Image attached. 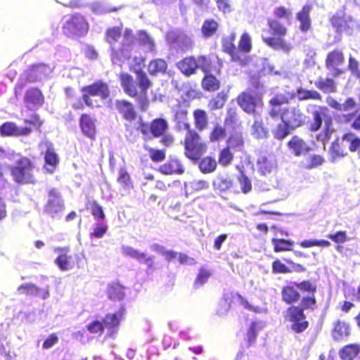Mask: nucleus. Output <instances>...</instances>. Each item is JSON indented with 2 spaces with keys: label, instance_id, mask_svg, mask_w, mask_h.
<instances>
[{
  "label": "nucleus",
  "instance_id": "obj_10",
  "mask_svg": "<svg viewBox=\"0 0 360 360\" xmlns=\"http://www.w3.org/2000/svg\"><path fill=\"white\" fill-rule=\"evenodd\" d=\"M281 119L288 127L295 129L305 123L306 116L298 106H292L283 109Z\"/></svg>",
  "mask_w": 360,
  "mask_h": 360
},
{
  "label": "nucleus",
  "instance_id": "obj_41",
  "mask_svg": "<svg viewBox=\"0 0 360 360\" xmlns=\"http://www.w3.org/2000/svg\"><path fill=\"white\" fill-rule=\"evenodd\" d=\"M349 334V326L347 323L344 322L338 321L333 330V335L334 339L336 340H340L344 337L348 336Z\"/></svg>",
  "mask_w": 360,
  "mask_h": 360
},
{
  "label": "nucleus",
  "instance_id": "obj_62",
  "mask_svg": "<svg viewBox=\"0 0 360 360\" xmlns=\"http://www.w3.org/2000/svg\"><path fill=\"white\" fill-rule=\"evenodd\" d=\"M107 230L108 226L106 224H104L103 221H100L96 225V228L94 229V231L91 233V236L97 238H101L104 236Z\"/></svg>",
  "mask_w": 360,
  "mask_h": 360
},
{
  "label": "nucleus",
  "instance_id": "obj_52",
  "mask_svg": "<svg viewBox=\"0 0 360 360\" xmlns=\"http://www.w3.org/2000/svg\"><path fill=\"white\" fill-rule=\"evenodd\" d=\"M117 181L124 189H129L132 187L130 176L124 168L120 169Z\"/></svg>",
  "mask_w": 360,
  "mask_h": 360
},
{
  "label": "nucleus",
  "instance_id": "obj_12",
  "mask_svg": "<svg viewBox=\"0 0 360 360\" xmlns=\"http://www.w3.org/2000/svg\"><path fill=\"white\" fill-rule=\"evenodd\" d=\"M167 43L176 50L187 51L193 46L192 39L179 30H171L166 36Z\"/></svg>",
  "mask_w": 360,
  "mask_h": 360
},
{
  "label": "nucleus",
  "instance_id": "obj_35",
  "mask_svg": "<svg viewBox=\"0 0 360 360\" xmlns=\"http://www.w3.org/2000/svg\"><path fill=\"white\" fill-rule=\"evenodd\" d=\"M41 124L42 122L37 115H32L30 120H24V136L33 131H39Z\"/></svg>",
  "mask_w": 360,
  "mask_h": 360
},
{
  "label": "nucleus",
  "instance_id": "obj_25",
  "mask_svg": "<svg viewBox=\"0 0 360 360\" xmlns=\"http://www.w3.org/2000/svg\"><path fill=\"white\" fill-rule=\"evenodd\" d=\"M288 101V98L283 95H277L272 98L269 101L271 108L269 111L270 116L273 118L281 116L283 110V109H281V105L287 103Z\"/></svg>",
  "mask_w": 360,
  "mask_h": 360
},
{
  "label": "nucleus",
  "instance_id": "obj_61",
  "mask_svg": "<svg viewBox=\"0 0 360 360\" xmlns=\"http://www.w3.org/2000/svg\"><path fill=\"white\" fill-rule=\"evenodd\" d=\"M226 136V131L224 127L220 125H216L210 135L212 141H219Z\"/></svg>",
  "mask_w": 360,
  "mask_h": 360
},
{
  "label": "nucleus",
  "instance_id": "obj_57",
  "mask_svg": "<svg viewBox=\"0 0 360 360\" xmlns=\"http://www.w3.org/2000/svg\"><path fill=\"white\" fill-rule=\"evenodd\" d=\"M274 13L276 18L285 20L286 22H289L292 16L290 11L283 6L276 8L274 11Z\"/></svg>",
  "mask_w": 360,
  "mask_h": 360
},
{
  "label": "nucleus",
  "instance_id": "obj_64",
  "mask_svg": "<svg viewBox=\"0 0 360 360\" xmlns=\"http://www.w3.org/2000/svg\"><path fill=\"white\" fill-rule=\"evenodd\" d=\"M91 214L98 222L103 221L105 219V214L102 207L95 202L91 207Z\"/></svg>",
  "mask_w": 360,
  "mask_h": 360
},
{
  "label": "nucleus",
  "instance_id": "obj_49",
  "mask_svg": "<svg viewBox=\"0 0 360 360\" xmlns=\"http://www.w3.org/2000/svg\"><path fill=\"white\" fill-rule=\"evenodd\" d=\"M248 53L236 49L230 56L233 61L238 63L241 65H246L249 63V57L247 56Z\"/></svg>",
  "mask_w": 360,
  "mask_h": 360
},
{
  "label": "nucleus",
  "instance_id": "obj_11",
  "mask_svg": "<svg viewBox=\"0 0 360 360\" xmlns=\"http://www.w3.org/2000/svg\"><path fill=\"white\" fill-rule=\"evenodd\" d=\"M51 72V68L46 64L32 65L24 71V82L30 83L41 82L46 79Z\"/></svg>",
  "mask_w": 360,
  "mask_h": 360
},
{
  "label": "nucleus",
  "instance_id": "obj_29",
  "mask_svg": "<svg viewBox=\"0 0 360 360\" xmlns=\"http://www.w3.org/2000/svg\"><path fill=\"white\" fill-rule=\"evenodd\" d=\"M233 185V181L228 174H219L213 180V186L215 190L226 191Z\"/></svg>",
  "mask_w": 360,
  "mask_h": 360
},
{
  "label": "nucleus",
  "instance_id": "obj_38",
  "mask_svg": "<svg viewBox=\"0 0 360 360\" xmlns=\"http://www.w3.org/2000/svg\"><path fill=\"white\" fill-rule=\"evenodd\" d=\"M217 166L214 158L207 156L200 160L199 162V169L203 174L212 173L215 171Z\"/></svg>",
  "mask_w": 360,
  "mask_h": 360
},
{
  "label": "nucleus",
  "instance_id": "obj_19",
  "mask_svg": "<svg viewBox=\"0 0 360 360\" xmlns=\"http://www.w3.org/2000/svg\"><path fill=\"white\" fill-rule=\"evenodd\" d=\"M79 126L82 133L90 139L96 135V125L94 120L86 114L82 115L79 120Z\"/></svg>",
  "mask_w": 360,
  "mask_h": 360
},
{
  "label": "nucleus",
  "instance_id": "obj_20",
  "mask_svg": "<svg viewBox=\"0 0 360 360\" xmlns=\"http://www.w3.org/2000/svg\"><path fill=\"white\" fill-rule=\"evenodd\" d=\"M26 101L32 106L29 108H35L41 106L44 101V97L41 91L37 88H31L26 91L25 96L24 98Z\"/></svg>",
  "mask_w": 360,
  "mask_h": 360
},
{
  "label": "nucleus",
  "instance_id": "obj_7",
  "mask_svg": "<svg viewBox=\"0 0 360 360\" xmlns=\"http://www.w3.org/2000/svg\"><path fill=\"white\" fill-rule=\"evenodd\" d=\"M89 30L85 18L79 13H75L65 20L63 25V33L69 37H83Z\"/></svg>",
  "mask_w": 360,
  "mask_h": 360
},
{
  "label": "nucleus",
  "instance_id": "obj_15",
  "mask_svg": "<svg viewBox=\"0 0 360 360\" xmlns=\"http://www.w3.org/2000/svg\"><path fill=\"white\" fill-rule=\"evenodd\" d=\"M344 63V56L341 51L335 50L328 54L326 60V67L332 70L333 75L337 77L342 73V71L338 69V66Z\"/></svg>",
  "mask_w": 360,
  "mask_h": 360
},
{
  "label": "nucleus",
  "instance_id": "obj_44",
  "mask_svg": "<svg viewBox=\"0 0 360 360\" xmlns=\"http://www.w3.org/2000/svg\"><path fill=\"white\" fill-rule=\"evenodd\" d=\"M218 29V23L214 20H206L202 26V33L206 38L212 37Z\"/></svg>",
  "mask_w": 360,
  "mask_h": 360
},
{
  "label": "nucleus",
  "instance_id": "obj_16",
  "mask_svg": "<svg viewBox=\"0 0 360 360\" xmlns=\"http://www.w3.org/2000/svg\"><path fill=\"white\" fill-rule=\"evenodd\" d=\"M237 102L240 108L248 114H255L258 105V100L250 93H243L239 95Z\"/></svg>",
  "mask_w": 360,
  "mask_h": 360
},
{
  "label": "nucleus",
  "instance_id": "obj_50",
  "mask_svg": "<svg viewBox=\"0 0 360 360\" xmlns=\"http://www.w3.org/2000/svg\"><path fill=\"white\" fill-rule=\"evenodd\" d=\"M108 296L112 300H121L124 297V288L119 284H114L110 286Z\"/></svg>",
  "mask_w": 360,
  "mask_h": 360
},
{
  "label": "nucleus",
  "instance_id": "obj_54",
  "mask_svg": "<svg viewBox=\"0 0 360 360\" xmlns=\"http://www.w3.org/2000/svg\"><path fill=\"white\" fill-rule=\"evenodd\" d=\"M324 162V159L319 155H309V158L306 160L304 167L307 169H312L321 165Z\"/></svg>",
  "mask_w": 360,
  "mask_h": 360
},
{
  "label": "nucleus",
  "instance_id": "obj_13",
  "mask_svg": "<svg viewBox=\"0 0 360 360\" xmlns=\"http://www.w3.org/2000/svg\"><path fill=\"white\" fill-rule=\"evenodd\" d=\"M287 317L292 322V329L296 333H302L308 327V322L304 320L305 316L303 309L299 307H289Z\"/></svg>",
  "mask_w": 360,
  "mask_h": 360
},
{
  "label": "nucleus",
  "instance_id": "obj_17",
  "mask_svg": "<svg viewBox=\"0 0 360 360\" xmlns=\"http://www.w3.org/2000/svg\"><path fill=\"white\" fill-rule=\"evenodd\" d=\"M291 153L295 156L304 155L311 150V147L300 137L294 136L288 143Z\"/></svg>",
  "mask_w": 360,
  "mask_h": 360
},
{
  "label": "nucleus",
  "instance_id": "obj_59",
  "mask_svg": "<svg viewBox=\"0 0 360 360\" xmlns=\"http://www.w3.org/2000/svg\"><path fill=\"white\" fill-rule=\"evenodd\" d=\"M226 101V95L221 93L210 101V105L212 109H219L224 106Z\"/></svg>",
  "mask_w": 360,
  "mask_h": 360
},
{
  "label": "nucleus",
  "instance_id": "obj_27",
  "mask_svg": "<svg viewBox=\"0 0 360 360\" xmlns=\"http://www.w3.org/2000/svg\"><path fill=\"white\" fill-rule=\"evenodd\" d=\"M315 86L324 94H330L336 91V84L333 79L319 77L314 82Z\"/></svg>",
  "mask_w": 360,
  "mask_h": 360
},
{
  "label": "nucleus",
  "instance_id": "obj_18",
  "mask_svg": "<svg viewBox=\"0 0 360 360\" xmlns=\"http://www.w3.org/2000/svg\"><path fill=\"white\" fill-rule=\"evenodd\" d=\"M82 91L83 93H88L89 95L92 96H101L103 99L107 98L110 94L108 85L101 81L84 86Z\"/></svg>",
  "mask_w": 360,
  "mask_h": 360
},
{
  "label": "nucleus",
  "instance_id": "obj_37",
  "mask_svg": "<svg viewBox=\"0 0 360 360\" xmlns=\"http://www.w3.org/2000/svg\"><path fill=\"white\" fill-rule=\"evenodd\" d=\"M212 276V272L206 267H201L193 282V288L198 289L204 285Z\"/></svg>",
  "mask_w": 360,
  "mask_h": 360
},
{
  "label": "nucleus",
  "instance_id": "obj_21",
  "mask_svg": "<svg viewBox=\"0 0 360 360\" xmlns=\"http://www.w3.org/2000/svg\"><path fill=\"white\" fill-rule=\"evenodd\" d=\"M115 108L125 120L131 121L136 118V114L131 103L124 100L117 101Z\"/></svg>",
  "mask_w": 360,
  "mask_h": 360
},
{
  "label": "nucleus",
  "instance_id": "obj_36",
  "mask_svg": "<svg viewBox=\"0 0 360 360\" xmlns=\"http://www.w3.org/2000/svg\"><path fill=\"white\" fill-rule=\"evenodd\" d=\"M300 297V293L293 286H285L282 290V298L288 304L296 302Z\"/></svg>",
  "mask_w": 360,
  "mask_h": 360
},
{
  "label": "nucleus",
  "instance_id": "obj_9",
  "mask_svg": "<svg viewBox=\"0 0 360 360\" xmlns=\"http://www.w3.org/2000/svg\"><path fill=\"white\" fill-rule=\"evenodd\" d=\"M47 193L44 212L52 218L60 217L65 207L61 194L55 188H49Z\"/></svg>",
  "mask_w": 360,
  "mask_h": 360
},
{
  "label": "nucleus",
  "instance_id": "obj_8",
  "mask_svg": "<svg viewBox=\"0 0 360 360\" xmlns=\"http://www.w3.org/2000/svg\"><path fill=\"white\" fill-rule=\"evenodd\" d=\"M58 257L55 259L54 263L60 271H70L75 268V265L79 264L81 257L79 254L72 255L70 254V248L68 247H58L53 249Z\"/></svg>",
  "mask_w": 360,
  "mask_h": 360
},
{
  "label": "nucleus",
  "instance_id": "obj_53",
  "mask_svg": "<svg viewBox=\"0 0 360 360\" xmlns=\"http://www.w3.org/2000/svg\"><path fill=\"white\" fill-rule=\"evenodd\" d=\"M251 133L256 139H264L266 136L267 131L263 127L261 122L255 120L252 127Z\"/></svg>",
  "mask_w": 360,
  "mask_h": 360
},
{
  "label": "nucleus",
  "instance_id": "obj_23",
  "mask_svg": "<svg viewBox=\"0 0 360 360\" xmlns=\"http://www.w3.org/2000/svg\"><path fill=\"white\" fill-rule=\"evenodd\" d=\"M257 165L259 172L262 175H266L271 173L276 167V160L272 155H262L258 158Z\"/></svg>",
  "mask_w": 360,
  "mask_h": 360
},
{
  "label": "nucleus",
  "instance_id": "obj_22",
  "mask_svg": "<svg viewBox=\"0 0 360 360\" xmlns=\"http://www.w3.org/2000/svg\"><path fill=\"white\" fill-rule=\"evenodd\" d=\"M160 172L164 174H172L173 173L181 174L184 172V169L178 159L172 158L167 162L160 166Z\"/></svg>",
  "mask_w": 360,
  "mask_h": 360
},
{
  "label": "nucleus",
  "instance_id": "obj_26",
  "mask_svg": "<svg viewBox=\"0 0 360 360\" xmlns=\"http://www.w3.org/2000/svg\"><path fill=\"white\" fill-rule=\"evenodd\" d=\"M168 123L163 118H157L150 124V131L155 137H159L165 134L168 129Z\"/></svg>",
  "mask_w": 360,
  "mask_h": 360
},
{
  "label": "nucleus",
  "instance_id": "obj_31",
  "mask_svg": "<svg viewBox=\"0 0 360 360\" xmlns=\"http://www.w3.org/2000/svg\"><path fill=\"white\" fill-rule=\"evenodd\" d=\"M44 169L50 174L53 173L57 165L58 164V157L57 154L51 148L46 151Z\"/></svg>",
  "mask_w": 360,
  "mask_h": 360
},
{
  "label": "nucleus",
  "instance_id": "obj_30",
  "mask_svg": "<svg viewBox=\"0 0 360 360\" xmlns=\"http://www.w3.org/2000/svg\"><path fill=\"white\" fill-rule=\"evenodd\" d=\"M264 327V323L262 321H253L251 323L248 333H247V341L248 346H252L257 337L259 331H261Z\"/></svg>",
  "mask_w": 360,
  "mask_h": 360
},
{
  "label": "nucleus",
  "instance_id": "obj_34",
  "mask_svg": "<svg viewBox=\"0 0 360 360\" xmlns=\"http://www.w3.org/2000/svg\"><path fill=\"white\" fill-rule=\"evenodd\" d=\"M219 70H220V68ZM219 72V70L214 72L212 70V71H209L207 73L205 72V75L202 82V85L204 89L211 91H215L219 88V82L214 76L212 75V72L218 73Z\"/></svg>",
  "mask_w": 360,
  "mask_h": 360
},
{
  "label": "nucleus",
  "instance_id": "obj_46",
  "mask_svg": "<svg viewBox=\"0 0 360 360\" xmlns=\"http://www.w3.org/2000/svg\"><path fill=\"white\" fill-rule=\"evenodd\" d=\"M194 119L196 128L199 130L204 129L207 125V117L204 110H196L194 112Z\"/></svg>",
  "mask_w": 360,
  "mask_h": 360
},
{
  "label": "nucleus",
  "instance_id": "obj_56",
  "mask_svg": "<svg viewBox=\"0 0 360 360\" xmlns=\"http://www.w3.org/2000/svg\"><path fill=\"white\" fill-rule=\"evenodd\" d=\"M292 130H293L292 129L288 127V126H287V124H285L283 122V124H280L277 126V127L275 130V132H274V136L277 139H280V140L283 139Z\"/></svg>",
  "mask_w": 360,
  "mask_h": 360
},
{
  "label": "nucleus",
  "instance_id": "obj_60",
  "mask_svg": "<svg viewBox=\"0 0 360 360\" xmlns=\"http://www.w3.org/2000/svg\"><path fill=\"white\" fill-rule=\"evenodd\" d=\"M238 181L240 184V187L243 193H248L252 189V184L250 180L245 175L243 172L240 173V176L238 177Z\"/></svg>",
  "mask_w": 360,
  "mask_h": 360
},
{
  "label": "nucleus",
  "instance_id": "obj_63",
  "mask_svg": "<svg viewBox=\"0 0 360 360\" xmlns=\"http://www.w3.org/2000/svg\"><path fill=\"white\" fill-rule=\"evenodd\" d=\"M297 289L300 290L301 291L308 292L311 294H314L316 292V286L313 285L309 281H304L300 283H295Z\"/></svg>",
  "mask_w": 360,
  "mask_h": 360
},
{
  "label": "nucleus",
  "instance_id": "obj_42",
  "mask_svg": "<svg viewBox=\"0 0 360 360\" xmlns=\"http://www.w3.org/2000/svg\"><path fill=\"white\" fill-rule=\"evenodd\" d=\"M122 314L120 311L115 314H108L105 316L103 319L104 327L109 329H113L117 328L120 322Z\"/></svg>",
  "mask_w": 360,
  "mask_h": 360
},
{
  "label": "nucleus",
  "instance_id": "obj_5",
  "mask_svg": "<svg viewBox=\"0 0 360 360\" xmlns=\"http://www.w3.org/2000/svg\"><path fill=\"white\" fill-rule=\"evenodd\" d=\"M268 25L275 37H262L263 41L275 50H281L286 53H289L292 49V46L282 38L287 32V29L285 25L276 19H269Z\"/></svg>",
  "mask_w": 360,
  "mask_h": 360
},
{
  "label": "nucleus",
  "instance_id": "obj_2",
  "mask_svg": "<svg viewBox=\"0 0 360 360\" xmlns=\"http://www.w3.org/2000/svg\"><path fill=\"white\" fill-rule=\"evenodd\" d=\"M136 78L128 73H122L120 79L124 92L135 98L141 110H146L149 106L148 91L152 86V82L142 70H136Z\"/></svg>",
  "mask_w": 360,
  "mask_h": 360
},
{
  "label": "nucleus",
  "instance_id": "obj_3",
  "mask_svg": "<svg viewBox=\"0 0 360 360\" xmlns=\"http://www.w3.org/2000/svg\"><path fill=\"white\" fill-rule=\"evenodd\" d=\"M307 112L311 114L313 122L311 124V131L316 132L320 129L324 122V128L323 131L317 134L316 138L317 141L325 144L329 141L333 133V120L329 114V110L327 107L316 105H309L307 108Z\"/></svg>",
  "mask_w": 360,
  "mask_h": 360
},
{
  "label": "nucleus",
  "instance_id": "obj_28",
  "mask_svg": "<svg viewBox=\"0 0 360 360\" xmlns=\"http://www.w3.org/2000/svg\"><path fill=\"white\" fill-rule=\"evenodd\" d=\"M24 293L46 300L49 297V291L48 288H39L34 284H24Z\"/></svg>",
  "mask_w": 360,
  "mask_h": 360
},
{
  "label": "nucleus",
  "instance_id": "obj_45",
  "mask_svg": "<svg viewBox=\"0 0 360 360\" xmlns=\"http://www.w3.org/2000/svg\"><path fill=\"white\" fill-rule=\"evenodd\" d=\"M19 129L13 122H5L0 126V134L1 136H10L18 135Z\"/></svg>",
  "mask_w": 360,
  "mask_h": 360
},
{
  "label": "nucleus",
  "instance_id": "obj_48",
  "mask_svg": "<svg viewBox=\"0 0 360 360\" xmlns=\"http://www.w3.org/2000/svg\"><path fill=\"white\" fill-rule=\"evenodd\" d=\"M343 140L349 142V148L351 151L358 150V155L360 158V138L356 137L354 134L349 133L344 135Z\"/></svg>",
  "mask_w": 360,
  "mask_h": 360
},
{
  "label": "nucleus",
  "instance_id": "obj_14",
  "mask_svg": "<svg viewBox=\"0 0 360 360\" xmlns=\"http://www.w3.org/2000/svg\"><path fill=\"white\" fill-rule=\"evenodd\" d=\"M121 252L124 256L134 259L140 264H146L149 269L153 266V256H147L146 253L141 252L138 250L128 245H122Z\"/></svg>",
  "mask_w": 360,
  "mask_h": 360
},
{
  "label": "nucleus",
  "instance_id": "obj_55",
  "mask_svg": "<svg viewBox=\"0 0 360 360\" xmlns=\"http://www.w3.org/2000/svg\"><path fill=\"white\" fill-rule=\"evenodd\" d=\"M236 35L232 34L231 36L224 38L222 39V49L224 52L231 55L236 49L233 41L235 40Z\"/></svg>",
  "mask_w": 360,
  "mask_h": 360
},
{
  "label": "nucleus",
  "instance_id": "obj_47",
  "mask_svg": "<svg viewBox=\"0 0 360 360\" xmlns=\"http://www.w3.org/2000/svg\"><path fill=\"white\" fill-rule=\"evenodd\" d=\"M174 120L179 124L181 128V125L187 131L190 129V126L187 122V111L183 108H178L174 115Z\"/></svg>",
  "mask_w": 360,
  "mask_h": 360
},
{
  "label": "nucleus",
  "instance_id": "obj_58",
  "mask_svg": "<svg viewBox=\"0 0 360 360\" xmlns=\"http://www.w3.org/2000/svg\"><path fill=\"white\" fill-rule=\"evenodd\" d=\"M251 49V38L248 33H243L240 39L239 49L244 52H250Z\"/></svg>",
  "mask_w": 360,
  "mask_h": 360
},
{
  "label": "nucleus",
  "instance_id": "obj_4",
  "mask_svg": "<svg viewBox=\"0 0 360 360\" xmlns=\"http://www.w3.org/2000/svg\"><path fill=\"white\" fill-rule=\"evenodd\" d=\"M221 66L222 63L217 56L186 57L177 63V68L186 76L195 74L197 69H201L207 73L212 70L218 71Z\"/></svg>",
  "mask_w": 360,
  "mask_h": 360
},
{
  "label": "nucleus",
  "instance_id": "obj_33",
  "mask_svg": "<svg viewBox=\"0 0 360 360\" xmlns=\"http://www.w3.org/2000/svg\"><path fill=\"white\" fill-rule=\"evenodd\" d=\"M167 68V64L163 59H155L152 61L148 65V72L150 75L157 76L160 74H163L165 72Z\"/></svg>",
  "mask_w": 360,
  "mask_h": 360
},
{
  "label": "nucleus",
  "instance_id": "obj_32",
  "mask_svg": "<svg viewBox=\"0 0 360 360\" xmlns=\"http://www.w3.org/2000/svg\"><path fill=\"white\" fill-rule=\"evenodd\" d=\"M360 353V345L350 344L345 346L340 351V356L343 360H352Z\"/></svg>",
  "mask_w": 360,
  "mask_h": 360
},
{
  "label": "nucleus",
  "instance_id": "obj_43",
  "mask_svg": "<svg viewBox=\"0 0 360 360\" xmlns=\"http://www.w3.org/2000/svg\"><path fill=\"white\" fill-rule=\"evenodd\" d=\"M92 11L98 15L110 13L117 10L116 8H111L105 1H96L91 4Z\"/></svg>",
  "mask_w": 360,
  "mask_h": 360
},
{
  "label": "nucleus",
  "instance_id": "obj_51",
  "mask_svg": "<svg viewBox=\"0 0 360 360\" xmlns=\"http://www.w3.org/2000/svg\"><path fill=\"white\" fill-rule=\"evenodd\" d=\"M24 184L25 183H34V178L33 174L30 173L33 167L32 162L27 158H24Z\"/></svg>",
  "mask_w": 360,
  "mask_h": 360
},
{
  "label": "nucleus",
  "instance_id": "obj_6",
  "mask_svg": "<svg viewBox=\"0 0 360 360\" xmlns=\"http://www.w3.org/2000/svg\"><path fill=\"white\" fill-rule=\"evenodd\" d=\"M185 155L193 162H197L206 152L207 147L200 136L191 129L187 131L184 141Z\"/></svg>",
  "mask_w": 360,
  "mask_h": 360
},
{
  "label": "nucleus",
  "instance_id": "obj_40",
  "mask_svg": "<svg viewBox=\"0 0 360 360\" xmlns=\"http://www.w3.org/2000/svg\"><path fill=\"white\" fill-rule=\"evenodd\" d=\"M275 252L288 251L292 250L294 242L290 240L273 238L271 240Z\"/></svg>",
  "mask_w": 360,
  "mask_h": 360
},
{
  "label": "nucleus",
  "instance_id": "obj_1",
  "mask_svg": "<svg viewBox=\"0 0 360 360\" xmlns=\"http://www.w3.org/2000/svg\"><path fill=\"white\" fill-rule=\"evenodd\" d=\"M122 28L114 27L106 32V40L111 49V60L112 63L121 65V63L129 60L132 56V53L137 46V41L146 51L155 50L153 39L145 31H139L136 37L129 29L124 30L121 42L118 39L121 38Z\"/></svg>",
  "mask_w": 360,
  "mask_h": 360
},
{
  "label": "nucleus",
  "instance_id": "obj_24",
  "mask_svg": "<svg viewBox=\"0 0 360 360\" xmlns=\"http://www.w3.org/2000/svg\"><path fill=\"white\" fill-rule=\"evenodd\" d=\"M312 9L310 4H305L297 14V20L300 22V28L302 32H307L311 27L309 13Z\"/></svg>",
  "mask_w": 360,
  "mask_h": 360
},
{
  "label": "nucleus",
  "instance_id": "obj_39",
  "mask_svg": "<svg viewBox=\"0 0 360 360\" xmlns=\"http://www.w3.org/2000/svg\"><path fill=\"white\" fill-rule=\"evenodd\" d=\"M296 96L300 101L305 100H317L321 101L322 97L321 95L315 90H307L302 87H300L297 89Z\"/></svg>",
  "mask_w": 360,
  "mask_h": 360
}]
</instances>
